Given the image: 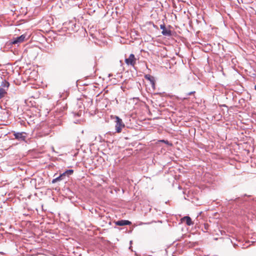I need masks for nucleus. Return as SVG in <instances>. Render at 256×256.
I'll return each instance as SVG.
<instances>
[{
	"instance_id": "nucleus-1",
	"label": "nucleus",
	"mask_w": 256,
	"mask_h": 256,
	"mask_svg": "<svg viewBox=\"0 0 256 256\" xmlns=\"http://www.w3.org/2000/svg\"><path fill=\"white\" fill-rule=\"evenodd\" d=\"M114 118L116 119L115 128L116 132L118 133H120L122 132V128L124 127L125 125L123 122L122 120L118 116H115Z\"/></svg>"
},
{
	"instance_id": "nucleus-2",
	"label": "nucleus",
	"mask_w": 256,
	"mask_h": 256,
	"mask_svg": "<svg viewBox=\"0 0 256 256\" xmlns=\"http://www.w3.org/2000/svg\"><path fill=\"white\" fill-rule=\"evenodd\" d=\"M136 58L134 54H130L128 58L125 59V62L128 66L134 67L136 63Z\"/></svg>"
},
{
	"instance_id": "nucleus-3",
	"label": "nucleus",
	"mask_w": 256,
	"mask_h": 256,
	"mask_svg": "<svg viewBox=\"0 0 256 256\" xmlns=\"http://www.w3.org/2000/svg\"><path fill=\"white\" fill-rule=\"evenodd\" d=\"M2 86L4 88H0V98H3L6 94V90L10 86L8 82L4 80L2 82Z\"/></svg>"
},
{
	"instance_id": "nucleus-4",
	"label": "nucleus",
	"mask_w": 256,
	"mask_h": 256,
	"mask_svg": "<svg viewBox=\"0 0 256 256\" xmlns=\"http://www.w3.org/2000/svg\"><path fill=\"white\" fill-rule=\"evenodd\" d=\"M26 35L22 34L20 36L16 37V38H14L12 42V44H18L23 42L26 39Z\"/></svg>"
},
{
	"instance_id": "nucleus-5",
	"label": "nucleus",
	"mask_w": 256,
	"mask_h": 256,
	"mask_svg": "<svg viewBox=\"0 0 256 256\" xmlns=\"http://www.w3.org/2000/svg\"><path fill=\"white\" fill-rule=\"evenodd\" d=\"M14 136L15 138L19 140H25L26 138L24 132L15 133Z\"/></svg>"
},
{
	"instance_id": "nucleus-6",
	"label": "nucleus",
	"mask_w": 256,
	"mask_h": 256,
	"mask_svg": "<svg viewBox=\"0 0 256 256\" xmlns=\"http://www.w3.org/2000/svg\"><path fill=\"white\" fill-rule=\"evenodd\" d=\"M181 222H186V224L189 226H192L194 224L191 218L188 216H185L184 218H182Z\"/></svg>"
},
{
	"instance_id": "nucleus-7",
	"label": "nucleus",
	"mask_w": 256,
	"mask_h": 256,
	"mask_svg": "<svg viewBox=\"0 0 256 256\" xmlns=\"http://www.w3.org/2000/svg\"><path fill=\"white\" fill-rule=\"evenodd\" d=\"M116 225L122 226L130 225L131 224V222L127 220H118L116 222Z\"/></svg>"
},
{
	"instance_id": "nucleus-8",
	"label": "nucleus",
	"mask_w": 256,
	"mask_h": 256,
	"mask_svg": "<svg viewBox=\"0 0 256 256\" xmlns=\"http://www.w3.org/2000/svg\"><path fill=\"white\" fill-rule=\"evenodd\" d=\"M160 29L162 30V34L163 35L170 36V31L166 30L165 26L164 24H161L160 26Z\"/></svg>"
},
{
	"instance_id": "nucleus-9",
	"label": "nucleus",
	"mask_w": 256,
	"mask_h": 256,
	"mask_svg": "<svg viewBox=\"0 0 256 256\" xmlns=\"http://www.w3.org/2000/svg\"><path fill=\"white\" fill-rule=\"evenodd\" d=\"M73 172H74L73 170H66L62 174V175H64V176H69L72 174H73Z\"/></svg>"
},
{
	"instance_id": "nucleus-10",
	"label": "nucleus",
	"mask_w": 256,
	"mask_h": 256,
	"mask_svg": "<svg viewBox=\"0 0 256 256\" xmlns=\"http://www.w3.org/2000/svg\"><path fill=\"white\" fill-rule=\"evenodd\" d=\"M145 78L148 80H149L152 83L154 84V79L152 76L149 74H146L145 76Z\"/></svg>"
},
{
	"instance_id": "nucleus-11",
	"label": "nucleus",
	"mask_w": 256,
	"mask_h": 256,
	"mask_svg": "<svg viewBox=\"0 0 256 256\" xmlns=\"http://www.w3.org/2000/svg\"><path fill=\"white\" fill-rule=\"evenodd\" d=\"M64 176V175H62V174L59 176L57 177L56 178H58V180L59 181V180H62Z\"/></svg>"
},
{
	"instance_id": "nucleus-12",
	"label": "nucleus",
	"mask_w": 256,
	"mask_h": 256,
	"mask_svg": "<svg viewBox=\"0 0 256 256\" xmlns=\"http://www.w3.org/2000/svg\"><path fill=\"white\" fill-rule=\"evenodd\" d=\"M58 178H54V180H52V183H55V182H58Z\"/></svg>"
},
{
	"instance_id": "nucleus-13",
	"label": "nucleus",
	"mask_w": 256,
	"mask_h": 256,
	"mask_svg": "<svg viewBox=\"0 0 256 256\" xmlns=\"http://www.w3.org/2000/svg\"><path fill=\"white\" fill-rule=\"evenodd\" d=\"M193 93V92H191L190 93L188 94V95H190L191 94H192Z\"/></svg>"
},
{
	"instance_id": "nucleus-14",
	"label": "nucleus",
	"mask_w": 256,
	"mask_h": 256,
	"mask_svg": "<svg viewBox=\"0 0 256 256\" xmlns=\"http://www.w3.org/2000/svg\"><path fill=\"white\" fill-rule=\"evenodd\" d=\"M254 88H255V89L256 90V85L255 86Z\"/></svg>"
}]
</instances>
